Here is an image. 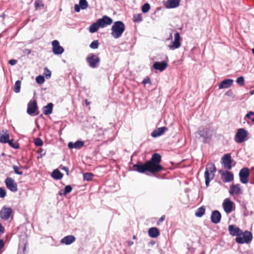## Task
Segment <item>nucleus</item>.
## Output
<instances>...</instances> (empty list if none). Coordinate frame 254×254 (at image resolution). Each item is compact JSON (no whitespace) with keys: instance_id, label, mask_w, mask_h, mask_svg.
<instances>
[{"instance_id":"a878e982","label":"nucleus","mask_w":254,"mask_h":254,"mask_svg":"<svg viewBox=\"0 0 254 254\" xmlns=\"http://www.w3.org/2000/svg\"><path fill=\"white\" fill-rule=\"evenodd\" d=\"M76 238L73 235H68L64 237L61 240V243L66 245H69L74 242Z\"/></svg>"},{"instance_id":"ddd939ff","label":"nucleus","mask_w":254,"mask_h":254,"mask_svg":"<svg viewBox=\"0 0 254 254\" xmlns=\"http://www.w3.org/2000/svg\"><path fill=\"white\" fill-rule=\"evenodd\" d=\"M52 45L53 46L52 51L55 55H60L64 52V48L60 46V43L58 40H55L53 41Z\"/></svg>"},{"instance_id":"0eeeda50","label":"nucleus","mask_w":254,"mask_h":254,"mask_svg":"<svg viewBox=\"0 0 254 254\" xmlns=\"http://www.w3.org/2000/svg\"><path fill=\"white\" fill-rule=\"evenodd\" d=\"M196 133L200 138H202V142L204 143H208L212 137V134L210 133L209 129L207 128L198 129Z\"/></svg>"},{"instance_id":"c9c22d12","label":"nucleus","mask_w":254,"mask_h":254,"mask_svg":"<svg viewBox=\"0 0 254 254\" xmlns=\"http://www.w3.org/2000/svg\"><path fill=\"white\" fill-rule=\"evenodd\" d=\"M94 175L90 172H86L83 174V179L84 181H90L92 180Z\"/></svg>"},{"instance_id":"20e7f679","label":"nucleus","mask_w":254,"mask_h":254,"mask_svg":"<svg viewBox=\"0 0 254 254\" xmlns=\"http://www.w3.org/2000/svg\"><path fill=\"white\" fill-rule=\"evenodd\" d=\"M86 61L91 68H95L98 66L100 59L97 55L91 53L86 57Z\"/></svg>"},{"instance_id":"cd10ccee","label":"nucleus","mask_w":254,"mask_h":254,"mask_svg":"<svg viewBox=\"0 0 254 254\" xmlns=\"http://www.w3.org/2000/svg\"><path fill=\"white\" fill-rule=\"evenodd\" d=\"M148 234L151 238H156L160 235V231L156 227H151L148 229Z\"/></svg>"},{"instance_id":"ea45409f","label":"nucleus","mask_w":254,"mask_h":254,"mask_svg":"<svg viewBox=\"0 0 254 254\" xmlns=\"http://www.w3.org/2000/svg\"><path fill=\"white\" fill-rule=\"evenodd\" d=\"M142 21V17L141 14H134L133 16V21L135 23H140Z\"/></svg>"},{"instance_id":"79ce46f5","label":"nucleus","mask_w":254,"mask_h":254,"mask_svg":"<svg viewBox=\"0 0 254 254\" xmlns=\"http://www.w3.org/2000/svg\"><path fill=\"white\" fill-rule=\"evenodd\" d=\"M45 81V77L44 75H39L36 77V81L39 84H42Z\"/></svg>"},{"instance_id":"774afa93","label":"nucleus","mask_w":254,"mask_h":254,"mask_svg":"<svg viewBox=\"0 0 254 254\" xmlns=\"http://www.w3.org/2000/svg\"><path fill=\"white\" fill-rule=\"evenodd\" d=\"M218 173L221 175V173H224L222 170H219Z\"/></svg>"},{"instance_id":"6e6552de","label":"nucleus","mask_w":254,"mask_h":254,"mask_svg":"<svg viewBox=\"0 0 254 254\" xmlns=\"http://www.w3.org/2000/svg\"><path fill=\"white\" fill-rule=\"evenodd\" d=\"M233 161L231 154L227 153L225 154L221 158V163L225 169L231 170L232 167V163Z\"/></svg>"},{"instance_id":"864d4df0","label":"nucleus","mask_w":254,"mask_h":254,"mask_svg":"<svg viewBox=\"0 0 254 254\" xmlns=\"http://www.w3.org/2000/svg\"><path fill=\"white\" fill-rule=\"evenodd\" d=\"M142 83L144 85L148 84V83L151 84V81L150 78L148 76H147L145 78H144L143 79Z\"/></svg>"},{"instance_id":"e2e57ef3","label":"nucleus","mask_w":254,"mask_h":254,"mask_svg":"<svg viewBox=\"0 0 254 254\" xmlns=\"http://www.w3.org/2000/svg\"><path fill=\"white\" fill-rule=\"evenodd\" d=\"M45 155H44L43 154H40V155L39 156H37V158L38 159H40V158H42Z\"/></svg>"},{"instance_id":"a211bd4d","label":"nucleus","mask_w":254,"mask_h":254,"mask_svg":"<svg viewBox=\"0 0 254 254\" xmlns=\"http://www.w3.org/2000/svg\"><path fill=\"white\" fill-rule=\"evenodd\" d=\"M228 231L230 235L232 236L239 237L242 234V230L235 225H230L228 226Z\"/></svg>"},{"instance_id":"2f4dec72","label":"nucleus","mask_w":254,"mask_h":254,"mask_svg":"<svg viewBox=\"0 0 254 254\" xmlns=\"http://www.w3.org/2000/svg\"><path fill=\"white\" fill-rule=\"evenodd\" d=\"M205 211V207L204 206L202 205L198 208L195 212V215L199 218L201 217L204 214Z\"/></svg>"},{"instance_id":"1a4fd4ad","label":"nucleus","mask_w":254,"mask_h":254,"mask_svg":"<svg viewBox=\"0 0 254 254\" xmlns=\"http://www.w3.org/2000/svg\"><path fill=\"white\" fill-rule=\"evenodd\" d=\"M27 113L30 116L38 114V106L36 101L31 100L27 105Z\"/></svg>"},{"instance_id":"0e129e2a","label":"nucleus","mask_w":254,"mask_h":254,"mask_svg":"<svg viewBox=\"0 0 254 254\" xmlns=\"http://www.w3.org/2000/svg\"><path fill=\"white\" fill-rule=\"evenodd\" d=\"M64 192V190H61L59 191V193L60 195H63V192Z\"/></svg>"},{"instance_id":"bf43d9fd","label":"nucleus","mask_w":254,"mask_h":254,"mask_svg":"<svg viewBox=\"0 0 254 254\" xmlns=\"http://www.w3.org/2000/svg\"><path fill=\"white\" fill-rule=\"evenodd\" d=\"M4 232H5V228L0 223V235L3 234L4 233Z\"/></svg>"},{"instance_id":"052dcab7","label":"nucleus","mask_w":254,"mask_h":254,"mask_svg":"<svg viewBox=\"0 0 254 254\" xmlns=\"http://www.w3.org/2000/svg\"><path fill=\"white\" fill-rule=\"evenodd\" d=\"M23 53L29 55L31 53V50L29 49H25L22 51Z\"/></svg>"},{"instance_id":"bb28decb","label":"nucleus","mask_w":254,"mask_h":254,"mask_svg":"<svg viewBox=\"0 0 254 254\" xmlns=\"http://www.w3.org/2000/svg\"><path fill=\"white\" fill-rule=\"evenodd\" d=\"M181 0H167L165 6L167 8H175L180 5Z\"/></svg>"},{"instance_id":"f03ea898","label":"nucleus","mask_w":254,"mask_h":254,"mask_svg":"<svg viewBox=\"0 0 254 254\" xmlns=\"http://www.w3.org/2000/svg\"><path fill=\"white\" fill-rule=\"evenodd\" d=\"M125 30V25L123 21H117L114 23L111 28V35L115 39L120 38Z\"/></svg>"},{"instance_id":"c85d7f7f","label":"nucleus","mask_w":254,"mask_h":254,"mask_svg":"<svg viewBox=\"0 0 254 254\" xmlns=\"http://www.w3.org/2000/svg\"><path fill=\"white\" fill-rule=\"evenodd\" d=\"M54 105L52 103H49L42 108L43 113L45 115H49L53 112Z\"/></svg>"},{"instance_id":"dca6fc26","label":"nucleus","mask_w":254,"mask_h":254,"mask_svg":"<svg viewBox=\"0 0 254 254\" xmlns=\"http://www.w3.org/2000/svg\"><path fill=\"white\" fill-rule=\"evenodd\" d=\"M229 192L231 196L237 195L243 193V190L239 184L232 185L230 186Z\"/></svg>"},{"instance_id":"680f3d73","label":"nucleus","mask_w":254,"mask_h":254,"mask_svg":"<svg viewBox=\"0 0 254 254\" xmlns=\"http://www.w3.org/2000/svg\"><path fill=\"white\" fill-rule=\"evenodd\" d=\"M165 219V216L162 215L159 219L158 221L157 222V224H159L160 222H163Z\"/></svg>"},{"instance_id":"9d476101","label":"nucleus","mask_w":254,"mask_h":254,"mask_svg":"<svg viewBox=\"0 0 254 254\" xmlns=\"http://www.w3.org/2000/svg\"><path fill=\"white\" fill-rule=\"evenodd\" d=\"M4 183L6 188L11 192H14L17 191V184L12 178H6Z\"/></svg>"},{"instance_id":"f3484780","label":"nucleus","mask_w":254,"mask_h":254,"mask_svg":"<svg viewBox=\"0 0 254 254\" xmlns=\"http://www.w3.org/2000/svg\"><path fill=\"white\" fill-rule=\"evenodd\" d=\"M168 66L167 62L163 61L161 62H155L153 63L152 67L155 69L160 71V72L163 71L166 69Z\"/></svg>"},{"instance_id":"2eb2a0df","label":"nucleus","mask_w":254,"mask_h":254,"mask_svg":"<svg viewBox=\"0 0 254 254\" xmlns=\"http://www.w3.org/2000/svg\"><path fill=\"white\" fill-rule=\"evenodd\" d=\"M98 25L100 28H104L113 23L112 19L107 15H104L101 18L97 20Z\"/></svg>"},{"instance_id":"5701e85b","label":"nucleus","mask_w":254,"mask_h":254,"mask_svg":"<svg viewBox=\"0 0 254 254\" xmlns=\"http://www.w3.org/2000/svg\"><path fill=\"white\" fill-rule=\"evenodd\" d=\"M84 141L77 140L74 142L72 141L69 142L67 144V146L69 149H79L84 146Z\"/></svg>"},{"instance_id":"09e8293b","label":"nucleus","mask_w":254,"mask_h":254,"mask_svg":"<svg viewBox=\"0 0 254 254\" xmlns=\"http://www.w3.org/2000/svg\"><path fill=\"white\" fill-rule=\"evenodd\" d=\"M245 118L250 120L254 123V112L250 111L245 116Z\"/></svg>"},{"instance_id":"4468645a","label":"nucleus","mask_w":254,"mask_h":254,"mask_svg":"<svg viewBox=\"0 0 254 254\" xmlns=\"http://www.w3.org/2000/svg\"><path fill=\"white\" fill-rule=\"evenodd\" d=\"M181 37L180 34L178 32H176L174 34V40L172 44L169 45L170 50H174L175 49L179 48L181 46Z\"/></svg>"},{"instance_id":"6ab92c4d","label":"nucleus","mask_w":254,"mask_h":254,"mask_svg":"<svg viewBox=\"0 0 254 254\" xmlns=\"http://www.w3.org/2000/svg\"><path fill=\"white\" fill-rule=\"evenodd\" d=\"M221 219V214L217 210H215L211 213L210 220L212 223L216 224L219 223Z\"/></svg>"},{"instance_id":"b1692460","label":"nucleus","mask_w":254,"mask_h":254,"mask_svg":"<svg viewBox=\"0 0 254 254\" xmlns=\"http://www.w3.org/2000/svg\"><path fill=\"white\" fill-rule=\"evenodd\" d=\"M233 83V80L230 78H226L223 79L219 83V89L228 88L232 86Z\"/></svg>"},{"instance_id":"3c124183","label":"nucleus","mask_w":254,"mask_h":254,"mask_svg":"<svg viewBox=\"0 0 254 254\" xmlns=\"http://www.w3.org/2000/svg\"><path fill=\"white\" fill-rule=\"evenodd\" d=\"M237 83L240 85H243L245 83V80L243 76H241L240 77H238L236 80Z\"/></svg>"},{"instance_id":"f8f14e48","label":"nucleus","mask_w":254,"mask_h":254,"mask_svg":"<svg viewBox=\"0 0 254 254\" xmlns=\"http://www.w3.org/2000/svg\"><path fill=\"white\" fill-rule=\"evenodd\" d=\"M12 213V209L10 207L4 206L0 210V217L1 219L7 220L9 219Z\"/></svg>"},{"instance_id":"c756f323","label":"nucleus","mask_w":254,"mask_h":254,"mask_svg":"<svg viewBox=\"0 0 254 254\" xmlns=\"http://www.w3.org/2000/svg\"><path fill=\"white\" fill-rule=\"evenodd\" d=\"M210 172H208L207 169H205L204 172V178H205V183L206 187H208L209 186V183L211 180L213 179L214 177V174H212L211 175L210 174Z\"/></svg>"},{"instance_id":"338daca9","label":"nucleus","mask_w":254,"mask_h":254,"mask_svg":"<svg viewBox=\"0 0 254 254\" xmlns=\"http://www.w3.org/2000/svg\"><path fill=\"white\" fill-rule=\"evenodd\" d=\"M133 242H132V241H129V242H128V245H129V246H131V245H132V244H133Z\"/></svg>"},{"instance_id":"e433bc0d","label":"nucleus","mask_w":254,"mask_h":254,"mask_svg":"<svg viewBox=\"0 0 254 254\" xmlns=\"http://www.w3.org/2000/svg\"><path fill=\"white\" fill-rule=\"evenodd\" d=\"M242 208L243 210V215L245 217L248 216L249 215H252L253 214L252 211H249L246 207V204L243 202L242 204Z\"/></svg>"},{"instance_id":"393cba45","label":"nucleus","mask_w":254,"mask_h":254,"mask_svg":"<svg viewBox=\"0 0 254 254\" xmlns=\"http://www.w3.org/2000/svg\"><path fill=\"white\" fill-rule=\"evenodd\" d=\"M221 177L225 183H228L234 180L233 174L228 171H225L224 173H221Z\"/></svg>"},{"instance_id":"f257e3e1","label":"nucleus","mask_w":254,"mask_h":254,"mask_svg":"<svg viewBox=\"0 0 254 254\" xmlns=\"http://www.w3.org/2000/svg\"><path fill=\"white\" fill-rule=\"evenodd\" d=\"M161 156L157 153L152 154L151 158L142 163L138 161L132 165V170L141 174H146L150 172L152 174L161 172L164 170L163 167L160 164L161 162Z\"/></svg>"},{"instance_id":"c03bdc74","label":"nucleus","mask_w":254,"mask_h":254,"mask_svg":"<svg viewBox=\"0 0 254 254\" xmlns=\"http://www.w3.org/2000/svg\"><path fill=\"white\" fill-rule=\"evenodd\" d=\"M150 9V4L146 2L141 7V10L143 13H145L148 12V11Z\"/></svg>"},{"instance_id":"aec40b11","label":"nucleus","mask_w":254,"mask_h":254,"mask_svg":"<svg viewBox=\"0 0 254 254\" xmlns=\"http://www.w3.org/2000/svg\"><path fill=\"white\" fill-rule=\"evenodd\" d=\"M27 246V241L26 238L20 239L18 245V250L17 254H26L25 250Z\"/></svg>"},{"instance_id":"a18cd8bd","label":"nucleus","mask_w":254,"mask_h":254,"mask_svg":"<svg viewBox=\"0 0 254 254\" xmlns=\"http://www.w3.org/2000/svg\"><path fill=\"white\" fill-rule=\"evenodd\" d=\"M34 143L35 145L38 147H41L43 145V140L39 137L34 138Z\"/></svg>"},{"instance_id":"4c0bfd02","label":"nucleus","mask_w":254,"mask_h":254,"mask_svg":"<svg viewBox=\"0 0 254 254\" xmlns=\"http://www.w3.org/2000/svg\"><path fill=\"white\" fill-rule=\"evenodd\" d=\"M21 81L19 80H17L15 82V84H14V87H13V90L15 93H17L20 92V88H21Z\"/></svg>"},{"instance_id":"603ef678","label":"nucleus","mask_w":254,"mask_h":254,"mask_svg":"<svg viewBox=\"0 0 254 254\" xmlns=\"http://www.w3.org/2000/svg\"><path fill=\"white\" fill-rule=\"evenodd\" d=\"M6 194V190L4 188H0V198H4Z\"/></svg>"},{"instance_id":"a19ab883","label":"nucleus","mask_w":254,"mask_h":254,"mask_svg":"<svg viewBox=\"0 0 254 254\" xmlns=\"http://www.w3.org/2000/svg\"><path fill=\"white\" fill-rule=\"evenodd\" d=\"M72 189L73 188L71 185H68L66 186L64 190V192H63V195L66 196L68 193H70L72 191Z\"/></svg>"},{"instance_id":"39448f33","label":"nucleus","mask_w":254,"mask_h":254,"mask_svg":"<svg viewBox=\"0 0 254 254\" xmlns=\"http://www.w3.org/2000/svg\"><path fill=\"white\" fill-rule=\"evenodd\" d=\"M248 135V131L243 128H239L235 135V141L238 143H241L247 139Z\"/></svg>"},{"instance_id":"4be33fe9","label":"nucleus","mask_w":254,"mask_h":254,"mask_svg":"<svg viewBox=\"0 0 254 254\" xmlns=\"http://www.w3.org/2000/svg\"><path fill=\"white\" fill-rule=\"evenodd\" d=\"M168 127H158L151 132V136L152 137L156 138L163 135L166 131L168 130Z\"/></svg>"},{"instance_id":"7ed1b4c3","label":"nucleus","mask_w":254,"mask_h":254,"mask_svg":"<svg viewBox=\"0 0 254 254\" xmlns=\"http://www.w3.org/2000/svg\"><path fill=\"white\" fill-rule=\"evenodd\" d=\"M253 240L252 233L247 230L242 232V234H240L239 237L236 238L235 241L238 244H249Z\"/></svg>"},{"instance_id":"423d86ee","label":"nucleus","mask_w":254,"mask_h":254,"mask_svg":"<svg viewBox=\"0 0 254 254\" xmlns=\"http://www.w3.org/2000/svg\"><path fill=\"white\" fill-rule=\"evenodd\" d=\"M250 175V170L247 167H244L239 172V176L240 182L244 184L249 182Z\"/></svg>"},{"instance_id":"5fc2aeb1","label":"nucleus","mask_w":254,"mask_h":254,"mask_svg":"<svg viewBox=\"0 0 254 254\" xmlns=\"http://www.w3.org/2000/svg\"><path fill=\"white\" fill-rule=\"evenodd\" d=\"M60 168L61 169H62V170H64V171H65L66 172V174L67 176L69 175V170H68V168L67 167L61 166Z\"/></svg>"},{"instance_id":"58836bf2","label":"nucleus","mask_w":254,"mask_h":254,"mask_svg":"<svg viewBox=\"0 0 254 254\" xmlns=\"http://www.w3.org/2000/svg\"><path fill=\"white\" fill-rule=\"evenodd\" d=\"M8 145L12 148L17 149L19 148V144L17 141H14L13 139H9V142L7 143Z\"/></svg>"},{"instance_id":"412c9836","label":"nucleus","mask_w":254,"mask_h":254,"mask_svg":"<svg viewBox=\"0 0 254 254\" xmlns=\"http://www.w3.org/2000/svg\"><path fill=\"white\" fill-rule=\"evenodd\" d=\"M88 6L87 0H79V3L74 5V10L76 12H79L81 9H86Z\"/></svg>"},{"instance_id":"72a5a7b5","label":"nucleus","mask_w":254,"mask_h":254,"mask_svg":"<svg viewBox=\"0 0 254 254\" xmlns=\"http://www.w3.org/2000/svg\"><path fill=\"white\" fill-rule=\"evenodd\" d=\"M205 169H207L209 172L214 174L216 171V168L214 163H210L207 164Z\"/></svg>"},{"instance_id":"9b49d317","label":"nucleus","mask_w":254,"mask_h":254,"mask_svg":"<svg viewBox=\"0 0 254 254\" xmlns=\"http://www.w3.org/2000/svg\"><path fill=\"white\" fill-rule=\"evenodd\" d=\"M222 206L226 213L229 214L235 207V204L230 198H227L224 200Z\"/></svg>"},{"instance_id":"37998d69","label":"nucleus","mask_w":254,"mask_h":254,"mask_svg":"<svg viewBox=\"0 0 254 254\" xmlns=\"http://www.w3.org/2000/svg\"><path fill=\"white\" fill-rule=\"evenodd\" d=\"M99 46V41L96 40L93 41L90 43V44L89 45V47L92 49H97L98 48Z\"/></svg>"},{"instance_id":"7c9ffc66","label":"nucleus","mask_w":254,"mask_h":254,"mask_svg":"<svg viewBox=\"0 0 254 254\" xmlns=\"http://www.w3.org/2000/svg\"><path fill=\"white\" fill-rule=\"evenodd\" d=\"M63 173L58 169L54 170L51 174L52 177L56 180H61L63 177Z\"/></svg>"},{"instance_id":"13d9d810","label":"nucleus","mask_w":254,"mask_h":254,"mask_svg":"<svg viewBox=\"0 0 254 254\" xmlns=\"http://www.w3.org/2000/svg\"><path fill=\"white\" fill-rule=\"evenodd\" d=\"M233 94V91L232 90L230 89L228 90L226 93H225V95L228 97H231L232 96Z\"/></svg>"},{"instance_id":"8fccbe9b","label":"nucleus","mask_w":254,"mask_h":254,"mask_svg":"<svg viewBox=\"0 0 254 254\" xmlns=\"http://www.w3.org/2000/svg\"><path fill=\"white\" fill-rule=\"evenodd\" d=\"M12 168L14 170V173L18 175H22L23 174V172L19 170V168L18 166L16 165H13L12 166Z\"/></svg>"},{"instance_id":"69168bd1","label":"nucleus","mask_w":254,"mask_h":254,"mask_svg":"<svg viewBox=\"0 0 254 254\" xmlns=\"http://www.w3.org/2000/svg\"><path fill=\"white\" fill-rule=\"evenodd\" d=\"M250 94L252 95L254 94V90H251L250 91Z\"/></svg>"},{"instance_id":"de8ad7c7","label":"nucleus","mask_w":254,"mask_h":254,"mask_svg":"<svg viewBox=\"0 0 254 254\" xmlns=\"http://www.w3.org/2000/svg\"><path fill=\"white\" fill-rule=\"evenodd\" d=\"M44 76L45 77H46L47 79H49L51 78V74H52V72L51 71V70L50 69H49V68L47 67H45L44 68Z\"/></svg>"},{"instance_id":"49530a36","label":"nucleus","mask_w":254,"mask_h":254,"mask_svg":"<svg viewBox=\"0 0 254 254\" xmlns=\"http://www.w3.org/2000/svg\"><path fill=\"white\" fill-rule=\"evenodd\" d=\"M34 4L36 9L40 7H44V6L42 0H35Z\"/></svg>"},{"instance_id":"f704fd0d","label":"nucleus","mask_w":254,"mask_h":254,"mask_svg":"<svg viewBox=\"0 0 254 254\" xmlns=\"http://www.w3.org/2000/svg\"><path fill=\"white\" fill-rule=\"evenodd\" d=\"M9 141V135L8 133L4 134H0V142L2 143H7Z\"/></svg>"},{"instance_id":"6e6d98bb","label":"nucleus","mask_w":254,"mask_h":254,"mask_svg":"<svg viewBox=\"0 0 254 254\" xmlns=\"http://www.w3.org/2000/svg\"><path fill=\"white\" fill-rule=\"evenodd\" d=\"M17 61L15 59H11L8 61V64L11 65H14L17 64Z\"/></svg>"},{"instance_id":"473e14b6","label":"nucleus","mask_w":254,"mask_h":254,"mask_svg":"<svg viewBox=\"0 0 254 254\" xmlns=\"http://www.w3.org/2000/svg\"><path fill=\"white\" fill-rule=\"evenodd\" d=\"M99 28H100V27L98 25V23L96 21L95 22L92 23L90 25V26L89 27V31L91 33H94L97 32Z\"/></svg>"},{"instance_id":"4d7b16f0","label":"nucleus","mask_w":254,"mask_h":254,"mask_svg":"<svg viewBox=\"0 0 254 254\" xmlns=\"http://www.w3.org/2000/svg\"><path fill=\"white\" fill-rule=\"evenodd\" d=\"M37 153L41 154H43L44 155H45V154L46 153V151L44 149H43L42 148H40L37 150Z\"/></svg>"}]
</instances>
